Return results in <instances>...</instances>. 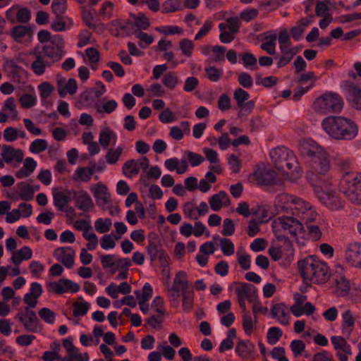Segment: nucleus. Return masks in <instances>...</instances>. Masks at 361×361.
I'll return each instance as SVG.
<instances>
[{
    "label": "nucleus",
    "instance_id": "1",
    "mask_svg": "<svg viewBox=\"0 0 361 361\" xmlns=\"http://www.w3.org/2000/svg\"><path fill=\"white\" fill-rule=\"evenodd\" d=\"M37 39L42 46L35 47L32 51L35 60L30 67L35 74L42 75L47 67H51L62 59L65 54V42L61 35H51L46 30L38 32Z\"/></svg>",
    "mask_w": 361,
    "mask_h": 361
},
{
    "label": "nucleus",
    "instance_id": "2",
    "mask_svg": "<svg viewBox=\"0 0 361 361\" xmlns=\"http://www.w3.org/2000/svg\"><path fill=\"white\" fill-rule=\"evenodd\" d=\"M300 154L306 159L310 171L307 178L314 186L321 184L318 176H324L330 170L329 157L326 151L312 140H303L299 144Z\"/></svg>",
    "mask_w": 361,
    "mask_h": 361
},
{
    "label": "nucleus",
    "instance_id": "3",
    "mask_svg": "<svg viewBox=\"0 0 361 361\" xmlns=\"http://www.w3.org/2000/svg\"><path fill=\"white\" fill-rule=\"evenodd\" d=\"M298 269L305 283L324 284L331 277L328 265L316 256H309L298 263Z\"/></svg>",
    "mask_w": 361,
    "mask_h": 361
},
{
    "label": "nucleus",
    "instance_id": "4",
    "mask_svg": "<svg viewBox=\"0 0 361 361\" xmlns=\"http://www.w3.org/2000/svg\"><path fill=\"white\" fill-rule=\"evenodd\" d=\"M324 130L336 140H353L357 135V125L343 116H329L322 121Z\"/></svg>",
    "mask_w": 361,
    "mask_h": 361
},
{
    "label": "nucleus",
    "instance_id": "5",
    "mask_svg": "<svg viewBox=\"0 0 361 361\" xmlns=\"http://www.w3.org/2000/svg\"><path fill=\"white\" fill-rule=\"evenodd\" d=\"M272 228L277 240L283 242L288 247H291L290 240L286 235L290 234L296 238L298 233H302L303 226L294 217L283 216L274 221Z\"/></svg>",
    "mask_w": 361,
    "mask_h": 361
},
{
    "label": "nucleus",
    "instance_id": "6",
    "mask_svg": "<svg viewBox=\"0 0 361 361\" xmlns=\"http://www.w3.org/2000/svg\"><path fill=\"white\" fill-rule=\"evenodd\" d=\"M270 157L276 167L288 173V171H293V179L300 176V172L297 170L298 168L296 157L289 149L281 147H276L270 152Z\"/></svg>",
    "mask_w": 361,
    "mask_h": 361
},
{
    "label": "nucleus",
    "instance_id": "7",
    "mask_svg": "<svg viewBox=\"0 0 361 361\" xmlns=\"http://www.w3.org/2000/svg\"><path fill=\"white\" fill-rule=\"evenodd\" d=\"M339 190L352 203L361 204V173H345L340 180Z\"/></svg>",
    "mask_w": 361,
    "mask_h": 361
},
{
    "label": "nucleus",
    "instance_id": "8",
    "mask_svg": "<svg viewBox=\"0 0 361 361\" xmlns=\"http://www.w3.org/2000/svg\"><path fill=\"white\" fill-rule=\"evenodd\" d=\"M313 106L319 114L339 113L343 109V101L338 94L329 93L317 99Z\"/></svg>",
    "mask_w": 361,
    "mask_h": 361
},
{
    "label": "nucleus",
    "instance_id": "9",
    "mask_svg": "<svg viewBox=\"0 0 361 361\" xmlns=\"http://www.w3.org/2000/svg\"><path fill=\"white\" fill-rule=\"evenodd\" d=\"M324 185L325 190L322 188L321 184H314V191L319 200L331 210H338L343 208V201L341 198L329 188L328 184L324 183Z\"/></svg>",
    "mask_w": 361,
    "mask_h": 361
},
{
    "label": "nucleus",
    "instance_id": "10",
    "mask_svg": "<svg viewBox=\"0 0 361 361\" xmlns=\"http://www.w3.org/2000/svg\"><path fill=\"white\" fill-rule=\"evenodd\" d=\"M16 319L21 322L26 331L32 333L41 331L42 327L36 312L28 307L20 308Z\"/></svg>",
    "mask_w": 361,
    "mask_h": 361
},
{
    "label": "nucleus",
    "instance_id": "11",
    "mask_svg": "<svg viewBox=\"0 0 361 361\" xmlns=\"http://www.w3.org/2000/svg\"><path fill=\"white\" fill-rule=\"evenodd\" d=\"M226 21V23L219 25L221 32L219 39L222 43L228 44L234 40L235 35L239 32L241 22L236 16L228 18Z\"/></svg>",
    "mask_w": 361,
    "mask_h": 361
},
{
    "label": "nucleus",
    "instance_id": "12",
    "mask_svg": "<svg viewBox=\"0 0 361 361\" xmlns=\"http://www.w3.org/2000/svg\"><path fill=\"white\" fill-rule=\"evenodd\" d=\"M97 204L102 209H106L111 205V194L108 188L102 183H97L91 188Z\"/></svg>",
    "mask_w": 361,
    "mask_h": 361
},
{
    "label": "nucleus",
    "instance_id": "13",
    "mask_svg": "<svg viewBox=\"0 0 361 361\" xmlns=\"http://www.w3.org/2000/svg\"><path fill=\"white\" fill-rule=\"evenodd\" d=\"M147 251L152 262L158 259L163 265L168 264V255L163 250L162 245L158 239L149 240Z\"/></svg>",
    "mask_w": 361,
    "mask_h": 361
},
{
    "label": "nucleus",
    "instance_id": "14",
    "mask_svg": "<svg viewBox=\"0 0 361 361\" xmlns=\"http://www.w3.org/2000/svg\"><path fill=\"white\" fill-rule=\"evenodd\" d=\"M252 178L260 185H277L281 182L278 174L273 170L257 171L253 173Z\"/></svg>",
    "mask_w": 361,
    "mask_h": 361
},
{
    "label": "nucleus",
    "instance_id": "15",
    "mask_svg": "<svg viewBox=\"0 0 361 361\" xmlns=\"http://www.w3.org/2000/svg\"><path fill=\"white\" fill-rule=\"evenodd\" d=\"M56 85L60 97H64L67 94H74L78 90V84L75 79L66 80L60 75H56Z\"/></svg>",
    "mask_w": 361,
    "mask_h": 361
},
{
    "label": "nucleus",
    "instance_id": "16",
    "mask_svg": "<svg viewBox=\"0 0 361 361\" xmlns=\"http://www.w3.org/2000/svg\"><path fill=\"white\" fill-rule=\"evenodd\" d=\"M343 88L347 92V99L351 105L361 111V90L350 81H344Z\"/></svg>",
    "mask_w": 361,
    "mask_h": 361
},
{
    "label": "nucleus",
    "instance_id": "17",
    "mask_svg": "<svg viewBox=\"0 0 361 361\" xmlns=\"http://www.w3.org/2000/svg\"><path fill=\"white\" fill-rule=\"evenodd\" d=\"M75 255V250L70 247H58L54 251V257L68 269L73 267Z\"/></svg>",
    "mask_w": 361,
    "mask_h": 361
},
{
    "label": "nucleus",
    "instance_id": "18",
    "mask_svg": "<svg viewBox=\"0 0 361 361\" xmlns=\"http://www.w3.org/2000/svg\"><path fill=\"white\" fill-rule=\"evenodd\" d=\"M345 258L352 266L361 267V243H350L345 250Z\"/></svg>",
    "mask_w": 361,
    "mask_h": 361
},
{
    "label": "nucleus",
    "instance_id": "19",
    "mask_svg": "<svg viewBox=\"0 0 361 361\" xmlns=\"http://www.w3.org/2000/svg\"><path fill=\"white\" fill-rule=\"evenodd\" d=\"M3 160L6 163L17 162L21 163L23 160L24 154L21 149H15L11 145H3L1 154Z\"/></svg>",
    "mask_w": 361,
    "mask_h": 361
},
{
    "label": "nucleus",
    "instance_id": "20",
    "mask_svg": "<svg viewBox=\"0 0 361 361\" xmlns=\"http://www.w3.org/2000/svg\"><path fill=\"white\" fill-rule=\"evenodd\" d=\"M7 16L12 23L16 22L14 16H16V20L20 23H27L31 18L30 11L27 8H19L18 6H12L7 11Z\"/></svg>",
    "mask_w": 361,
    "mask_h": 361
},
{
    "label": "nucleus",
    "instance_id": "21",
    "mask_svg": "<svg viewBox=\"0 0 361 361\" xmlns=\"http://www.w3.org/2000/svg\"><path fill=\"white\" fill-rule=\"evenodd\" d=\"M255 286L251 283H240L235 287V292L239 300H247L250 302H254L257 300Z\"/></svg>",
    "mask_w": 361,
    "mask_h": 361
},
{
    "label": "nucleus",
    "instance_id": "22",
    "mask_svg": "<svg viewBox=\"0 0 361 361\" xmlns=\"http://www.w3.org/2000/svg\"><path fill=\"white\" fill-rule=\"evenodd\" d=\"M233 98L236 101L238 107L248 113H250L255 106V102L253 101L245 102L250 98V94L242 88H238L235 90Z\"/></svg>",
    "mask_w": 361,
    "mask_h": 361
},
{
    "label": "nucleus",
    "instance_id": "23",
    "mask_svg": "<svg viewBox=\"0 0 361 361\" xmlns=\"http://www.w3.org/2000/svg\"><path fill=\"white\" fill-rule=\"evenodd\" d=\"M73 194L75 195V192L69 190L54 192V204L59 211L64 210V207L72 200Z\"/></svg>",
    "mask_w": 361,
    "mask_h": 361
},
{
    "label": "nucleus",
    "instance_id": "24",
    "mask_svg": "<svg viewBox=\"0 0 361 361\" xmlns=\"http://www.w3.org/2000/svg\"><path fill=\"white\" fill-rule=\"evenodd\" d=\"M230 202L228 195L224 190L213 195L209 199L210 207L214 212L219 211L223 207H227Z\"/></svg>",
    "mask_w": 361,
    "mask_h": 361
},
{
    "label": "nucleus",
    "instance_id": "25",
    "mask_svg": "<svg viewBox=\"0 0 361 361\" xmlns=\"http://www.w3.org/2000/svg\"><path fill=\"white\" fill-rule=\"evenodd\" d=\"M312 15L307 18H302L297 22L295 26L291 27L290 34L295 41H298L302 37L305 28L312 23Z\"/></svg>",
    "mask_w": 361,
    "mask_h": 361
},
{
    "label": "nucleus",
    "instance_id": "26",
    "mask_svg": "<svg viewBox=\"0 0 361 361\" xmlns=\"http://www.w3.org/2000/svg\"><path fill=\"white\" fill-rule=\"evenodd\" d=\"M271 314L274 318L283 325L289 324V316L286 306L283 303L274 304L271 307Z\"/></svg>",
    "mask_w": 361,
    "mask_h": 361
},
{
    "label": "nucleus",
    "instance_id": "27",
    "mask_svg": "<svg viewBox=\"0 0 361 361\" xmlns=\"http://www.w3.org/2000/svg\"><path fill=\"white\" fill-rule=\"evenodd\" d=\"M280 50L282 54L277 62L278 68H282L289 63L298 52V47H281Z\"/></svg>",
    "mask_w": 361,
    "mask_h": 361
},
{
    "label": "nucleus",
    "instance_id": "28",
    "mask_svg": "<svg viewBox=\"0 0 361 361\" xmlns=\"http://www.w3.org/2000/svg\"><path fill=\"white\" fill-rule=\"evenodd\" d=\"M335 284V293L337 296L343 297L348 295L350 289V283L348 279L342 275L336 276Z\"/></svg>",
    "mask_w": 361,
    "mask_h": 361
},
{
    "label": "nucleus",
    "instance_id": "29",
    "mask_svg": "<svg viewBox=\"0 0 361 361\" xmlns=\"http://www.w3.org/2000/svg\"><path fill=\"white\" fill-rule=\"evenodd\" d=\"M75 204L79 209L85 212L93 209L94 207L91 197L85 191H81L78 193L75 200Z\"/></svg>",
    "mask_w": 361,
    "mask_h": 361
},
{
    "label": "nucleus",
    "instance_id": "30",
    "mask_svg": "<svg viewBox=\"0 0 361 361\" xmlns=\"http://www.w3.org/2000/svg\"><path fill=\"white\" fill-rule=\"evenodd\" d=\"M115 26L116 27L117 33L116 35L117 37L130 36L135 32V30H134V24H133V22L129 20H117L115 23Z\"/></svg>",
    "mask_w": 361,
    "mask_h": 361
},
{
    "label": "nucleus",
    "instance_id": "31",
    "mask_svg": "<svg viewBox=\"0 0 361 361\" xmlns=\"http://www.w3.org/2000/svg\"><path fill=\"white\" fill-rule=\"evenodd\" d=\"M32 250L27 246H24L20 250L13 252L11 260L16 266L18 267L23 260H28L32 258Z\"/></svg>",
    "mask_w": 361,
    "mask_h": 361
},
{
    "label": "nucleus",
    "instance_id": "32",
    "mask_svg": "<svg viewBox=\"0 0 361 361\" xmlns=\"http://www.w3.org/2000/svg\"><path fill=\"white\" fill-rule=\"evenodd\" d=\"M255 349L254 345L250 341H240L235 347V353L240 357L247 359L250 357Z\"/></svg>",
    "mask_w": 361,
    "mask_h": 361
},
{
    "label": "nucleus",
    "instance_id": "33",
    "mask_svg": "<svg viewBox=\"0 0 361 361\" xmlns=\"http://www.w3.org/2000/svg\"><path fill=\"white\" fill-rule=\"evenodd\" d=\"M295 196L290 195L288 193H282L279 195L275 200L276 206L281 211L290 210L292 208L293 202Z\"/></svg>",
    "mask_w": 361,
    "mask_h": 361
},
{
    "label": "nucleus",
    "instance_id": "34",
    "mask_svg": "<svg viewBox=\"0 0 361 361\" xmlns=\"http://www.w3.org/2000/svg\"><path fill=\"white\" fill-rule=\"evenodd\" d=\"M130 17L134 20L133 22L134 30L142 31V30H147L150 25L148 18L143 13H140L137 16L131 13Z\"/></svg>",
    "mask_w": 361,
    "mask_h": 361
},
{
    "label": "nucleus",
    "instance_id": "35",
    "mask_svg": "<svg viewBox=\"0 0 361 361\" xmlns=\"http://www.w3.org/2000/svg\"><path fill=\"white\" fill-rule=\"evenodd\" d=\"M19 188L18 197L24 201H30L34 197V190L32 187L25 182H21L18 184Z\"/></svg>",
    "mask_w": 361,
    "mask_h": 361
},
{
    "label": "nucleus",
    "instance_id": "36",
    "mask_svg": "<svg viewBox=\"0 0 361 361\" xmlns=\"http://www.w3.org/2000/svg\"><path fill=\"white\" fill-rule=\"evenodd\" d=\"M117 136L116 133L111 129L106 128L101 130L99 134V142L104 148H107L111 140L114 142L116 140Z\"/></svg>",
    "mask_w": 361,
    "mask_h": 361
},
{
    "label": "nucleus",
    "instance_id": "37",
    "mask_svg": "<svg viewBox=\"0 0 361 361\" xmlns=\"http://www.w3.org/2000/svg\"><path fill=\"white\" fill-rule=\"evenodd\" d=\"M343 318V332L344 334H350L353 331L355 324V319L350 310H345L342 314Z\"/></svg>",
    "mask_w": 361,
    "mask_h": 361
},
{
    "label": "nucleus",
    "instance_id": "38",
    "mask_svg": "<svg viewBox=\"0 0 361 361\" xmlns=\"http://www.w3.org/2000/svg\"><path fill=\"white\" fill-rule=\"evenodd\" d=\"M173 286L179 288L182 293L190 290L187 275L184 271H180L176 274L173 279Z\"/></svg>",
    "mask_w": 361,
    "mask_h": 361
},
{
    "label": "nucleus",
    "instance_id": "39",
    "mask_svg": "<svg viewBox=\"0 0 361 361\" xmlns=\"http://www.w3.org/2000/svg\"><path fill=\"white\" fill-rule=\"evenodd\" d=\"M331 343L336 350H341L346 354H351V348L350 345L347 343L345 338L341 336H332L331 338Z\"/></svg>",
    "mask_w": 361,
    "mask_h": 361
},
{
    "label": "nucleus",
    "instance_id": "40",
    "mask_svg": "<svg viewBox=\"0 0 361 361\" xmlns=\"http://www.w3.org/2000/svg\"><path fill=\"white\" fill-rule=\"evenodd\" d=\"M123 173L128 178H131L139 173V167H137L135 159H130L124 163L123 166Z\"/></svg>",
    "mask_w": 361,
    "mask_h": 361
},
{
    "label": "nucleus",
    "instance_id": "41",
    "mask_svg": "<svg viewBox=\"0 0 361 361\" xmlns=\"http://www.w3.org/2000/svg\"><path fill=\"white\" fill-rule=\"evenodd\" d=\"M31 28L25 25H16L11 31V36L15 41H20L23 37L30 35Z\"/></svg>",
    "mask_w": 361,
    "mask_h": 361
},
{
    "label": "nucleus",
    "instance_id": "42",
    "mask_svg": "<svg viewBox=\"0 0 361 361\" xmlns=\"http://www.w3.org/2000/svg\"><path fill=\"white\" fill-rule=\"evenodd\" d=\"M178 76L174 72L166 73L162 78V82L164 86L170 90H173L178 84Z\"/></svg>",
    "mask_w": 361,
    "mask_h": 361
},
{
    "label": "nucleus",
    "instance_id": "43",
    "mask_svg": "<svg viewBox=\"0 0 361 361\" xmlns=\"http://www.w3.org/2000/svg\"><path fill=\"white\" fill-rule=\"evenodd\" d=\"M293 204L290 210L293 212V214L297 215L298 217L299 214L301 215L304 210L310 206L308 202H306L302 199L298 197H295Z\"/></svg>",
    "mask_w": 361,
    "mask_h": 361
},
{
    "label": "nucleus",
    "instance_id": "44",
    "mask_svg": "<svg viewBox=\"0 0 361 361\" xmlns=\"http://www.w3.org/2000/svg\"><path fill=\"white\" fill-rule=\"evenodd\" d=\"M179 48L185 56L190 58L192 55L195 44L192 40L184 38L179 42Z\"/></svg>",
    "mask_w": 361,
    "mask_h": 361
},
{
    "label": "nucleus",
    "instance_id": "45",
    "mask_svg": "<svg viewBox=\"0 0 361 361\" xmlns=\"http://www.w3.org/2000/svg\"><path fill=\"white\" fill-rule=\"evenodd\" d=\"M183 211L184 214L190 219L197 220L199 219L197 207L192 202H185L183 204Z\"/></svg>",
    "mask_w": 361,
    "mask_h": 361
},
{
    "label": "nucleus",
    "instance_id": "46",
    "mask_svg": "<svg viewBox=\"0 0 361 361\" xmlns=\"http://www.w3.org/2000/svg\"><path fill=\"white\" fill-rule=\"evenodd\" d=\"M123 147H118L116 149H109L106 154V162L109 164H115L123 153Z\"/></svg>",
    "mask_w": 361,
    "mask_h": 361
},
{
    "label": "nucleus",
    "instance_id": "47",
    "mask_svg": "<svg viewBox=\"0 0 361 361\" xmlns=\"http://www.w3.org/2000/svg\"><path fill=\"white\" fill-rule=\"evenodd\" d=\"M111 224V219L106 218L103 219L99 218L94 222V228L97 232L104 233L110 230Z\"/></svg>",
    "mask_w": 361,
    "mask_h": 361
},
{
    "label": "nucleus",
    "instance_id": "48",
    "mask_svg": "<svg viewBox=\"0 0 361 361\" xmlns=\"http://www.w3.org/2000/svg\"><path fill=\"white\" fill-rule=\"evenodd\" d=\"M73 314L74 317L84 316L88 312L90 305L87 302H75L73 304Z\"/></svg>",
    "mask_w": 361,
    "mask_h": 361
},
{
    "label": "nucleus",
    "instance_id": "49",
    "mask_svg": "<svg viewBox=\"0 0 361 361\" xmlns=\"http://www.w3.org/2000/svg\"><path fill=\"white\" fill-rule=\"evenodd\" d=\"M183 308L185 311L190 312L193 307L194 292L192 290L183 291Z\"/></svg>",
    "mask_w": 361,
    "mask_h": 361
},
{
    "label": "nucleus",
    "instance_id": "50",
    "mask_svg": "<svg viewBox=\"0 0 361 361\" xmlns=\"http://www.w3.org/2000/svg\"><path fill=\"white\" fill-rule=\"evenodd\" d=\"M135 294L138 301L147 302L152 297V288L149 283H146L143 286L142 293H141L140 290H137Z\"/></svg>",
    "mask_w": 361,
    "mask_h": 361
},
{
    "label": "nucleus",
    "instance_id": "51",
    "mask_svg": "<svg viewBox=\"0 0 361 361\" xmlns=\"http://www.w3.org/2000/svg\"><path fill=\"white\" fill-rule=\"evenodd\" d=\"M94 172L92 171V169L91 166L87 167H79L75 171V175L77 176V178L84 182H87L91 179L92 176L93 175Z\"/></svg>",
    "mask_w": 361,
    "mask_h": 361
},
{
    "label": "nucleus",
    "instance_id": "52",
    "mask_svg": "<svg viewBox=\"0 0 361 361\" xmlns=\"http://www.w3.org/2000/svg\"><path fill=\"white\" fill-rule=\"evenodd\" d=\"M94 93L93 89L87 90L80 94L79 97V103L82 106H89L92 105L94 102V97L92 94Z\"/></svg>",
    "mask_w": 361,
    "mask_h": 361
},
{
    "label": "nucleus",
    "instance_id": "53",
    "mask_svg": "<svg viewBox=\"0 0 361 361\" xmlns=\"http://www.w3.org/2000/svg\"><path fill=\"white\" fill-rule=\"evenodd\" d=\"M47 142L44 139L35 140L30 145V151L34 154H39L47 148Z\"/></svg>",
    "mask_w": 361,
    "mask_h": 361
},
{
    "label": "nucleus",
    "instance_id": "54",
    "mask_svg": "<svg viewBox=\"0 0 361 361\" xmlns=\"http://www.w3.org/2000/svg\"><path fill=\"white\" fill-rule=\"evenodd\" d=\"M317 213L314 210L310 205L307 209H305L304 212L299 214V218L305 221L307 225H310V223L314 221L317 218Z\"/></svg>",
    "mask_w": 361,
    "mask_h": 361
},
{
    "label": "nucleus",
    "instance_id": "55",
    "mask_svg": "<svg viewBox=\"0 0 361 361\" xmlns=\"http://www.w3.org/2000/svg\"><path fill=\"white\" fill-rule=\"evenodd\" d=\"M51 8L56 16H63L67 9V0H53Z\"/></svg>",
    "mask_w": 361,
    "mask_h": 361
},
{
    "label": "nucleus",
    "instance_id": "56",
    "mask_svg": "<svg viewBox=\"0 0 361 361\" xmlns=\"http://www.w3.org/2000/svg\"><path fill=\"white\" fill-rule=\"evenodd\" d=\"M117 256L115 255H105L101 257V263L104 269L114 270L116 267Z\"/></svg>",
    "mask_w": 361,
    "mask_h": 361
},
{
    "label": "nucleus",
    "instance_id": "57",
    "mask_svg": "<svg viewBox=\"0 0 361 361\" xmlns=\"http://www.w3.org/2000/svg\"><path fill=\"white\" fill-rule=\"evenodd\" d=\"M40 318L46 323L54 324L56 319L54 312L47 307H43L38 312Z\"/></svg>",
    "mask_w": 361,
    "mask_h": 361
},
{
    "label": "nucleus",
    "instance_id": "58",
    "mask_svg": "<svg viewBox=\"0 0 361 361\" xmlns=\"http://www.w3.org/2000/svg\"><path fill=\"white\" fill-rule=\"evenodd\" d=\"M282 331L279 327H271L267 333V341L269 344L276 343L282 336Z\"/></svg>",
    "mask_w": 361,
    "mask_h": 361
},
{
    "label": "nucleus",
    "instance_id": "59",
    "mask_svg": "<svg viewBox=\"0 0 361 361\" xmlns=\"http://www.w3.org/2000/svg\"><path fill=\"white\" fill-rule=\"evenodd\" d=\"M214 23L211 19H207L195 36V40L198 41L206 36L213 28Z\"/></svg>",
    "mask_w": 361,
    "mask_h": 361
},
{
    "label": "nucleus",
    "instance_id": "60",
    "mask_svg": "<svg viewBox=\"0 0 361 361\" xmlns=\"http://www.w3.org/2000/svg\"><path fill=\"white\" fill-rule=\"evenodd\" d=\"M118 104L114 99H111L105 102L102 106L97 105V111L98 113L111 114L117 108Z\"/></svg>",
    "mask_w": 361,
    "mask_h": 361
},
{
    "label": "nucleus",
    "instance_id": "61",
    "mask_svg": "<svg viewBox=\"0 0 361 361\" xmlns=\"http://www.w3.org/2000/svg\"><path fill=\"white\" fill-rule=\"evenodd\" d=\"M134 35H135V37L140 39L139 46L143 49H145V47L143 46L142 43H145L148 46L150 45L154 41V37L152 35H149L141 30H136Z\"/></svg>",
    "mask_w": 361,
    "mask_h": 361
},
{
    "label": "nucleus",
    "instance_id": "62",
    "mask_svg": "<svg viewBox=\"0 0 361 361\" xmlns=\"http://www.w3.org/2000/svg\"><path fill=\"white\" fill-rule=\"evenodd\" d=\"M220 246L222 252L226 256H231L234 253V244L228 238H221Z\"/></svg>",
    "mask_w": 361,
    "mask_h": 361
},
{
    "label": "nucleus",
    "instance_id": "63",
    "mask_svg": "<svg viewBox=\"0 0 361 361\" xmlns=\"http://www.w3.org/2000/svg\"><path fill=\"white\" fill-rule=\"evenodd\" d=\"M317 78L314 72L310 71L307 73H304L300 75L298 78V83L302 86L305 85L306 84H310L311 82H313V85H314V81Z\"/></svg>",
    "mask_w": 361,
    "mask_h": 361
},
{
    "label": "nucleus",
    "instance_id": "64",
    "mask_svg": "<svg viewBox=\"0 0 361 361\" xmlns=\"http://www.w3.org/2000/svg\"><path fill=\"white\" fill-rule=\"evenodd\" d=\"M259 11L256 8H247L240 13V20L250 22L257 17Z\"/></svg>",
    "mask_w": 361,
    "mask_h": 361
}]
</instances>
